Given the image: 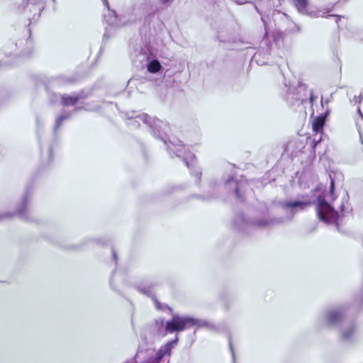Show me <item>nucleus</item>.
Wrapping results in <instances>:
<instances>
[{
  "label": "nucleus",
  "instance_id": "f03ea898",
  "mask_svg": "<svg viewBox=\"0 0 363 363\" xmlns=\"http://www.w3.org/2000/svg\"><path fill=\"white\" fill-rule=\"evenodd\" d=\"M308 201H290L282 202L280 204V209L284 214L283 216L271 219H248L243 215L238 216L235 219V227L244 230L250 227H268L274 224H280L291 220L294 215L301 211L304 210L310 206Z\"/></svg>",
  "mask_w": 363,
  "mask_h": 363
},
{
  "label": "nucleus",
  "instance_id": "f257e3e1",
  "mask_svg": "<svg viewBox=\"0 0 363 363\" xmlns=\"http://www.w3.org/2000/svg\"><path fill=\"white\" fill-rule=\"evenodd\" d=\"M129 125L137 127L139 121L147 125L152 130L154 137L160 139L167 146V150L171 157L177 156L182 158L186 167L190 169L191 175H194L197 179H200L201 172L199 167H196L195 155L186 150V147L180 140H167L169 126L167 123L156 118H152L146 113L138 115L135 117L130 116Z\"/></svg>",
  "mask_w": 363,
  "mask_h": 363
},
{
  "label": "nucleus",
  "instance_id": "a878e982",
  "mask_svg": "<svg viewBox=\"0 0 363 363\" xmlns=\"http://www.w3.org/2000/svg\"><path fill=\"white\" fill-rule=\"evenodd\" d=\"M234 1L237 4H240V5H242V4L247 3V1L246 0H234Z\"/></svg>",
  "mask_w": 363,
  "mask_h": 363
},
{
  "label": "nucleus",
  "instance_id": "bb28decb",
  "mask_svg": "<svg viewBox=\"0 0 363 363\" xmlns=\"http://www.w3.org/2000/svg\"><path fill=\"white\" fill-rule=\"evenodd\" d=\"M173 0H160L161 3L163 4L172 2Z\"/></svg>",
  "mask_w": 363,
  "mask_h": 363
},
{
  "label": "nucleus",
  "instance_id": "f8f14e48",
  "mask_svg": "<svg viewBox=\"0 0 363 363\" xmlns=\"http://www.w3.org/2000/svg\"><path fill=\"white\" fill-rule=\"evenodd\" d=\"M43 8L44 4L42 0H23L18 10L21 13L26 14L29 20H35L40 16Z\"/></svg>",
  "mask_w": 363,
  "mask_h": 363
},
{
  "label": "nucleus",
  "instance_id": "aec40b11",
  "mask_svg": "<svg viewBox=\"0 0 363 363\" xmlns=\"http://www.w3.org/2000/svg\"><path fill=\"white\" fill-rule=\"evenodd\" d=\"M53 158L52 152V150L50 147L46 148L44 151L42 152V160L43 162H45L46 164H50Z\"/></svg>",
  "mask_w": 363,
  "mask_h": 363
},
{
  "label": "nucleus",
  "instance_id": "c85d7f7f",
  "mask_svg": "<svg viewBox=\"0 0 363 363\" xmlns=\"http://www.w3.org/2000/svg\"><path fill=\"white\" fill-rule=\"evenodd\" d=\"M22 44H23V42H22V41H21V42L19 43V45H18V43H16L15 46H16V48H20V46H21Z\"/></svg>",
  "mask_w": 363,
  "mask_h": 363
},
{
  "label": "nucleus",
  "instance_id": "b1692460",
  "mask_svg": "<svg viewBox=\"0 0 363 363\" xmlns=\"http://www.w3.org/2000/svg\"><path fill=\"white\" fill-rule=\"evenodd\" d=\"M229 346H230V349L231 350L233 362H235V352H234V350H233V345H232V342H231L230 340L229 342Z\"/></svg>",
  "mask_w": 363,
  "mask_h": 363
},
{
  "label": "nucleus",
  "instance_id": "5701e85b",
  "mask_svg": "<svg viewBox=\"0 0 363 363\" xmlns=\"http://www.w3.org/2000/svg\"><path fill=\"white\" fill-rule=\"evenodd\" d=\"M362 95L360 94L359 96H354L353 99L351 100V102L352 103H360L362 101Z\"/></svg>",
  "mask_w": 363,
  "mask_h": 363
},
{
  "label": "nucleus",
  "instance_id": "cd10ccee",
  "mask_svg": "<svg viewBox=\"0 0 363 363\" xmlns=\"http://www.w3.org/2000/svg\"><path fill=\"white\" fill-rule=\"evenodd\" d=\"M357 110H358V113H359V116L363 118V115H362V112H361L360 108H359V107H358V109H357Z\"/></svg>",
  "mask_w": 363,
  "mask_h": 363
},
{
  "label": "nucleus",
  "instance_id": "1a4fd4ad",
  "mask_svg": "<svg viewBox=\"0 0 363 363\" xmlns=\"http://www.w3.org/2000/svg\"><path fill=\"white\" fill-rule=\"evenodd\" d=\"M294 1L296 9L300 13L308 14L311 17L328 18L330 16H333L335 18V21L337 24L339 23L340 21L342 18H344V16H342L328 15V13L332 11V9L330 8H321L318 9H311L310 11H308L307 9V0H294Z\"/></svg>",
  "mask_w": 363,
  "mask_h": 363
},
{
  "label": "nucleus",
  "instance_id": "423d86ee",
  "mask_svg": "<svg viewBox=\"0 0 363 363\" xmlns=\"http://www.w3.org/2000/svg\"><path fill=\"white\" fill-rule=\"evenodd\" d=\"M284 86L286 88L285 99L286 100L292 105H294L296 102L300 101L303 104L309 99V103L313 106L315 101L317 99V96L314 95L312 90H308L307 86L305 84L299 82L297 86L291 84L290 82L284 81Z\"/></svg>",
  "mask_w": 363,
  "mask_h": 363
},
{
  "label": "nucleus",
  "instance_id": "20e7f679",
  "mask_svg": "<svg viewBox=\"0 0 363 363\" xmlns=\"http://www.w3.org/2000/svg\"><path fill=\"white\" fill-rule=\"evenodd\" d=\"M178 337L169 341L160 348L157 351L152 348H143L140 347L135 356L136 363H169V358L172 350L177 345Z\"/></svg>",
  "mask_w": 363,
  "mask_h": 363
},
{
  "label": "nucleus",
  "instance_id": "2f4dec72",
  "mask_svg": "<svg viewBox=\"0 0 363 363\" xmlns=\"http://www.w3.org/2000/svg\"><path fill=\"white\" fill-rule=\"evenodd\" d=\"M81 108H74V111H77V110H79Z\"/></svg>",
  "mask_w": 363,
  "mask_h": 363
},
{
  "label": "nucleus",
  "instance_id": "9d476101",
  "mask_svg": "<svg viewBox=\"0 0 363 363\" xmlns=\"http://www.w3.org/2000/svg\"><path fill=\"white\" fill-rule=\"evenodd\" d=\"M157 285V283L154 281H146L137 284L135 287L140 294L152 298L157 310L163 312L169 311L172 315V309L167 304L160 302L155 296L154 289Z\"/></svg>",
  "mask_w": 363,
  "mask_h": 363
},
{
  "label": "nucleus",
  "instance_id": "c756f323",
  "mask_svg": "<svg viewBox=\"0 0 363 363\" xmlns=\"http://www.w3.org/2000/svg\"><path fill=\"white\" fill-rule=\"evenodd\" d=\"M13 55L16 56L19 55H21V52H15Z\"/></svg>",
  "mask_w": 363,
  "mask_h": 363
},
{
  "label": "nucleus",
  "instance_id": "412c9836",
  "mask_svg": "<svg viewBox=\"0 0 363 363\" xmlns=\"http://www.w3.org/2000/svg\"><path fill=\"white\" fill-rule=\"evenodd\" d=\"M83 108L86 111H98L100 108V106L98 105L86 104L84 107H83Z\"/></svg>",
  "mask_w": 363,
  "mask_h": 363
},
{
  "label": "nucleus",
  "instance_id": "f3484780",
  "mask_svg": "<svg viewBox=\"0 0 363 363\" xmlns=\"http://www.w3.org/2000/svg\"><path fill=\"white\" fill-rule=\"evenodd\" d=\"M82 98V95L79 94H74L71 96L65 94L60 96L54 94L53 99L51 98V100L53 103H55L59 99H60L62 104L66 106L76 105Z\"/></svg>",
  "mask_w": 363,
  "mask_h": 363
},
{
  "label": "nucleus",
  "instance_id": "dca6fc26",
  "mask_svg": "<svg viewBox=\"0 0 363 363\" xmlns=\"http://www.w3.org/2000/svg\"><path fill=\"white\" fill-rule=\"evenodd\" d=\"M325 124V117L322 115L315 118L312 122V128L313 132L315 133V138L313 139L308 138L313 149H315L318 143L322 140L323 129Z\"/></svg>",
  "mask_w": 363,
  "mask_h": 363
},
{
  "label": "nucleus",
  "instance_id": "473e14b6",
  "mask_svg": "<svg viewBox=\"0 0 363 363\" xmlns=\"http://www.w3.org/2000/svg\"><path fill=\"white\" fill-rule=\"evenodd\" d=\"M359 136H360V138H362V134H361V133H360V132H359Z\"/></svg>",
  "mask_w": 363,
  "mask_h": 363
},
{
  "label": "nucleus",
  "instance_id": "9b49d317",
  "mask_svg": "<svg viewBox=\"0 0 363 363\" xmlns=\"http://www.w3.org/2000/svg\"><path fill=\"white\" fill-rule=\"evenodd\" d=\"M181 332L195 326L197 329L206 328L210 331H217V326L207 320L196 318L188 315H179Z\"/></svg>",
  "mask_w": 363,
  "mask_h": 363
},
{
  "label": "nucleus",
  "instance_id": "4468645a",
  "mask_svg": "<svg viewBox=\"0 0 363 363\" xmlns=\"http://www.w3.org/2000/svg\"><path fill=\"white\" fill-rule=\"evenodd\" d=\"M253 6L257 13L261 16L262 21L264 25L265 34L264 36L267 38L269 34V13L272 11V2L271 0H257Z\"/></svg>",
  "mask_w": 363,
  "mask_h": 363
},
{
  "label": "nucleus",
  "instance_id": "2eb2a0df",
  "mask_svg": "<svg viewBox=\"0 0 363 363\" xmlns=\"http://www.w3.org/2000/svg\"><path fill=\"white\" fill-rule=\"evenodd\" d=\"M30 196L31 192L29 189H27L23 194L21 201L16 211L1 214L0 218L12 217L15 215H18L23 218H28V215L30 213L29 206Z\"/></svg>",
  "mask_w": 363,
  "mask_h": 363
},
{
  "label": "nucleus",
  "instance_id": "7c9ffc66",
  "mask_svg": "<svg viewBox=\"0 0 363 363\" xmlns=\"http://www.w3.org/2000/svg\"><path fill=\"white\" fill-rule=\"evenodd\" d=\"M113 255L114 258L116 259V255L115 252L113 253Z\"/></svg>",
  "mask_w": 363,
  "mask_h": 363
},
{
  "label": "nucleus",
  "instance_id": "6e6552de",
  "mask_svg": "<svg viewBox=\"0 0 363 363\" xmlns=\"http://www.w3.org/2000/svg\"><path fill=\"white\" fill-rule=\"evenodd\" d=\"M152 331L159 337H164L168 333L181 332L179 315L173 313L171 320L166 322L163 318L155 320L152 325Z\"/></svg>",
  "mask_w": 363,
  "mask_h": 363
},
{
  "label": "nucleus",
  "instance_id": "7ed1b4c3",
  "mask_svg": "<svg viewBox=\"0 0 363 363\" xmlns=\"http://www.w3.org/2000/svg\"><path fill=\"white\" fill-rule=\"evenodd\" d=\"M319 327H335L338 328L340 337L344 340H350L355 335L357 325L345 315V309L342 307L332 308L324 311L317 321Z\"/></svg>",
  "mask_w": 363,
  "mask_h": 363
},
{
  "label": "nucleus",
  "instance_id": "a211bd4d",
  "mask_svg": "<svg viewBox=\"0 0 363 363\" xmlns=\"http://www.w3.org/2000/svg\"><path fill=\"white\" fill-rule=\"evenodd\" d=\"M146 67L148 72L152 74L159 73L162 69H163L160 62L155 58H148Z\"/></svg>",
  "mask_w": 363,
  "mask_h": 363
},
{
  "label": "nucleus",
  "instance_id": "39448f33",
  "mask_svg": "<svg viewBox=\"0 0 363 363\" xmlns=\"http://www.w3.org/2000/svg\"><path fill=\"white\" fill-rule=\"evenodd\" d=\"M335 199L334 180L331 179L329 193L319 196L315 201L317 215L320 220L327 224L337 223L339 217L338 213L332 206V202Z\"/></svg>",
  "mask_w": 363,
  "mask_h": 363
},
{
  "label": "nucleus",
  "instance_id": "ddd939ff",
  "mask_svg": "<svg viewBox=\"0 0 363 363\" xmlns=\"http://www.w3.org/2000/svg\"><path fill=\"white\" fill-rule=\"evenodd\" d=\"M230 172L228 175V177L224 179L223 186L224 188L228 191L235 192L237 197L241 199V191L246 190L247 186H249V183L247 181L240 180L238 181L234 178L233 172L235 167L233 166L230 167Z\"/></svg>",
  "mask_w": 363,
  "mask_h": 363
},
{
  "label": "nucleus",
  "instance_id": "4be33fe9",
  "mask_svg": "<svg viewBox=\"0 0 363 363\" xmlns=\"http://www.w3.org/2000/svg\"><path fill=\"white\" fill-rule=\"evenodd\" d=\"M285 17V14L283 13H281L279 11H272V18L274 21H276L277 18H281Z\"/></svg>",
  "mask_w": 363,
  "mask_h": 363
},
{
  "label": "nucleus",
  "instance_id": "393cba45",
  "mask_svg": "<svg viewBox=\"0 0 363 363\" xmlns=\"http://www.w3.org/2000/svg\"><path fill=\"white\" fill-rule=\"evenodd\" d=\"M175 189L174 186H172V187H169L168 189H167L165 190V194H170L173 192L174 189Z\"/></svg>",
  "mask_w": 363,
  "mask_h": 363
},
{
  "label": "nucleus",
  "instance_id": "6ab92c4d",
  "mask_svg": "<svg viewBox=\"0 0 363 363\" xmlns=\"http://www.w3.org/2000/svg\"><path fill=\"white\" fill-rule=\"evenodd\" d=\"M72 116V113L70 112H67L66 111H64L57 118L55 121V124L54 127V131L56 132L58 128L61 126L62 124V122L65 120H67L69 118Z\"/></svg>",
  "mask_w": 363,
  "mask_h": 363
},
{
  "label": "nucleus",
  "instance_id": "0eeeda50",
  "mask_svg": "<svg viewBox=\"0 0 363 363\" xmlns=\"http://www.w3.org/2000/svg\"><path fill=\"white\" fill-rule=\"evenodd\" d=\"M103 2L108 9V14L104 15V19L109 26L117 27L125 26L135 22L143 16L140 13V8H130L125 10L123 14L118 17L114 11L109 9L107 0H103Z\"/></svg>",
  "mask_w": 363,
  "mask_h": 363
}]
</instances>
